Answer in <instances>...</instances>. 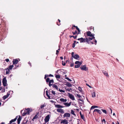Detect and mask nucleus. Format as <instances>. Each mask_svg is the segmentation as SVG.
<instances>
[{
	"mask_svg": "<svg viewBox=\"0 0 124 124\" xmlns=\"http://www.w3.org/2000/svg\"><path fill=\"white\" fill-rule=\"evenodd\" d=\"M46 81L47 84L49 86L51 87V86H52L53 88H55L57 90H58V87L55 84L53 85L54 83V80L53 79L50 80L49 78H47L46 79Z\"/></svg>",
	"mask_w": 124,
	"mask_h": 124,
	"instance_id": "nucleus-1",
	"label": "nucleus"
},
{
	"mask_svg": "<svg viewBox=\"0 0 124 124\" xmlns=\"http://www.w3.org/2000/svg\"><path fill=\"white\" fill-rule=\"evenodd\" d=\"M86 34L88 36L92 37V38L89 37L88 38L90 42H93L95 44H96L97 41L95 39V38L94 37V34H92L91 32L89 31L86 32Z\"/></svg>",
	"mask_w": 124,
	"mask_h": 124,
	"instance_id": "nucleus-2",
	"label": "nucleus"
},
{
	"mask_svg": "<svg viewBox=\"0 0 124 124\" xmlns=\"http://www.w3.org/2000/svg\"><path fill=\"white\" fill-rule=\"evenodd\" d=\"M78 40L80 41V43L84 42H86L88 44H94L93 42H90L89 41V40L88 38H86L85 39H84L83 38H78Z\"/></svg>",
	"mask_w": 124,
	"mask_h": 124,
	"instance_id": "nucleus-3",
	"label": "nucleus"
},
{
	"mask_svg": "<svg viewBox=\"0 0 124 124\" xmlns=\"http://www.w3.org/2000/svg\"><path fill=\"white\" fill-rule=\"evenodd\" d=\"M13 67V65H12L9 66L5 70H6V74H8L10 71L9 70H12Z\"/></svg>",
	"mask_w": 124,
	"mask_h": 124,
	"instance_id": "nucleus-4",
	"label": "nucleus"
},
{
	"mask_svg": "<svg viewBox=\"0 0 124 124\" xmlns=\"http://www.w3.org/2000/svg\"><path fill=\"white\" fill-rule=\"evenodd\" d=\"M30 110L31 109L29 108H28L24 110V112L23 113V115L24 116L27 114H29L30 112L31 111Z\"/></svg>",
	"mask_w": 124,
	"mask_h": 124,
	"instance_id": "nucleus-5",
	"label": "nucleus"
},
{
	"mask_svg": "<svg viewBox=\"0 0 124 124\" xmlns=\"http://www.w3.org/2000/svg\"><path fill=\"white\" fill-rule=\"evenodd\" d=\"M80 68L82 70H85L86 71H87L88 70V68L87 67H86L85 65L81 66Z\"/></svg>",
	"mask_w": 124,
	"mask_h": 124,
	"instance_id": "nucleus-6",
	"label": "nucleus"
},
{
	"mask_svg": "<svg viewBox=\"0 0 124 124\" xmlns=\"http://www.w3.org/2000/svg\"><path fill=\"white\" fill-rule=\"evenodd\" d=\"M2 83L3 86H6L7 85V80L6 78L5 77L3 79Z\"/></svg>",
	"mask_w": 124,
	"mask_h": 124,
	"instance_id": "nucleus-7",
	"label": "nucleus"
},
{
	"mask_svg": "<svg viewBox=\"0 0 124 124\" xmlns=\"http://www.w3.org/2000/svg\"><path fill=\"white\" fill-rule=\"evenodd\" d=\"M68 96L72 100H74L75 99L74 95L70 93H68Z\"/></svg>",
	"mask_w": 124,
	"mask_h": 124,
	"instance_id": "nucleus-8",
	"label": "nucleus"
},
{
	"mask_svg": "<svg viewBox=\"0 0 124 124\" xmlns=\"http://www.w3.org/2000/svg\"><path fill=\"white\" fill-rule=\"evenodd\" d=\"M49 116L50 115H48L44 119L45 122V123L49 121L50 118Z\"/></svg>",
	"mask_w": 124,
	"mask_h": 124,
	"instance_id": "nucleus-9",
	"label": "nucleus"
},
{
	"mask_svg": "<svg viewBox=\"0 0 124 124\" xmlns=\"http://www.w3.org/2000/svg\"><path fill=\"white\" fill-rule=\"evenodd\" d=\"M70 116V114L69 113H65L63 115V117L65 118V117H69Z\"/></svg>",
	"mask_w": 124,
	"mask_h": 124,
	"instance_id": "nucleus-10",
	"label": "nucleus"
},
{
	"mask_svg": "<svg viewBox=\"0 0 124 124\" xmlns=\"http://www.w3.org/2000/svg\"><path fill=\"white\" fill-rule=\"evenodd\" d=\"M72 57L74 59L78 60L79 58V56L78 55H72Z\"/></svg>",
	"mask_w": 124,
	"mask_h": 124,
	"instance_id": "nucleus-11",
	"label": "nucleus"
},
{
	"mask_svg": "<svg viewBox=\"0 0 124 124\" xmlns=\"http://www.w3.org/2000/svg\"><path fill=\"white\" fill-rule=\"evenodd\" d=\"M61 123H63V124H68V121L67 120H66L65 119L62 120L60 122Z\"/></svg>",
	"mask_w": 124,
	"mask_h": 124,
	"instance_id": "nucleus-12",
	"label": "nucleus"
},
{
	"mask_svg": "<svg viewBox=\"0 0 124 124\" xmlns=\"http://www.w3.org/2000/svg\"><path fill=\"white\" fill-rule=\"evenodd\" d=\"M39 112H38V113H37V114L35 115V116L33 117V118L32 120L34 121H35V120L36 119H37L39 115Z\"/></svg>",
	"mask_w": 124,
	"mask_h": 124,
	"instance_id": "nucleus-13",
	"label": "nucleus"
},
{
	"mask_svg": "<svg viewBox=\"0 0 124 124\" xmlns=\"http://www.w3.org/2000/svg\"><path fill=\"white\" fill-rule=\"evenodd\" d=\"M57 111L58 112H60L62 113H64L63 109H57Z\"/></svg>",
	"mask_w": 124,
	"mask_h": 124,
	"instance_id": "nucleus-14",
	"label": "nucleus"
},
{
	"mask_svg": "<svg viewBox=\"0 0 124 124\" xmlns=\"http://www.w3.org/2000/svg\"><path fill=\"white\" fill-rule=\"evenodd\" d=\"M18 62V61L17 59H14L13 60V63L14 64H17Z\"/></svg>",
	"mask_w": 124,
	"mask_h": 124,
	"instance_id": "nucleus-15",
	"label": "nucleus"
},
{
	"mask_svg": "<svg viewBox=\"0 0 124 124\" xmlns=\"http://www.w3.org/2000/svg\"><path fill=\"white\" fill-rule=\"evenodd\" d=\"M71 102H69V103L66 102L64 103L63 104L65 106L67 107H69L71 105Z\"/></svg>",
	"mask_w": 124,
	"mask_h": 124,
	"instance_id": "nucleus-16",
	"label": "nucleus"
},
{
	"mask_svg": "<svg viewBox=\"0 0 124 124\" xmlns=\"http://www.w3.org/2000/svg\"><path fill=\"white\" fill-rule=\"evenodd\" d=\"M55 107L57 108H62L64 107V106H61L59 104H55Z\"/></svg>",
	"mask_w": 124,
	"mask_h": 124,
	"instance_id": "nucleus-17",
	"label": "nucleus"
},
{
	"mask_svg": "<svg viewBox=\"0 0 124 124\" xmlns=\"http://www.w3.org/2000/svg\"><path fill=\"white\" fill-rule=\"evenodd\" d=\"M22 119V118L20 116H19V118H18V119H17V124H19L20 121L21 120V119Z\"/></svg>",
	"mask_w": 124,
	"mask_h": 124,
	"instance_id": "nucleus-18",
	"label": "nucleus"
},
{
	"mask_svg": "<svg viewBox=\"0 0 124 124\" xmlns=\"http://www.w3.org/2000/svg\"><path fill=\"white\" fill-rule=\"evenodd\" d=\"M102 72L104 74V75H105L106 76H108L107 72L104 70H103Z\"/></svg>",
	"mask_w": 124,
	"mask_h": 124,
	"instance_id": "nucleus-19",
	"label": "nucleus"
},
{
	"mask_svg": "<svg viewBox=\"0 0 124 124\" xmlns=\"http://www.w3.org/2000/svg\"><path fill=\"white\" fill-rule=\"evenodd\" d=\"M17 117L16 116L15 119H12L10 121V124H11L12 122L15 121L17 119Z\"/></svg>",
	"mask_w": 124,
	"mask_h": 124,
	"instance_id": "nucleus-20",
	"label": "nucleus"
},
{
	"mask_svg": "<svg viewBox=\"0 0 124 124\" xmlns=\"http://www.w3.org/2000/svg\"><path fill=\"white\" fill-rule=\"evenodd\" d=\"M78 100L82 101V102H79V103H80L81 104L84 103V102L83 101V100L82 99H81V98H80L79 99H78Z\"/></svg>",
	"mask_w": 124,
	"mask_h": 124,
	"instance_id": "nucleus-21",
	"label": "nucleus"
},
{
	"mask_svg": "<svg viewBox=\"0 0 124 124\" xmlns=\"http://www.w3.org/2000/svg\"><path fill=\"white\" fill-rule=\"evenodd\" d=\"M78 100L82 101V102H79V103H80L81 104L84 103V102L83 101V100L82 99H81V98H80L79 99H78Z\"/></svg>",
	"mask_w": 124,
	"mask_h": 124,
	"instance_id": "nucleus-22",
	"label": "nucleus"
},
{
	"mask_svg": "<svg viewBox=\"0 0 124 124\" xmlns=\"http://www.w3.org/2000/svg\"><path fill=\"white\" fill-rule=\"evenodd\" d=\"M92 97L93 98H94L96 97L95 93V92H94L92 94Z\"/></svg>",
	"mask_w": 124,
	"mask_h": 124,
	"instance_id": "nucleus-23",
	"label": "nucleus"
},
{
	"mask_svg": "<svg viewBox=\"0 0 124 124\" xmlns=\"http://www.w3.org/2000/svg\"><path fill=\"white\" fill-rule=\"evenodd\" d=\"M80 115L81 118L83 119L84 121H85V119L84 118L83 115H82L81 113V112L80 113Z\"/></svg>",
	"mask_w": 124,
	"mask_h": 124,
	"instance_id": "nucleus-24",
	"label": "nucleus"
},
{
	"mask_svg": "<svg viewBox=\"0 0 124 124\" xmlns=\"http://www.w3.org/2000/svg\"><path fill=\"white\" fill-rule=\"evenodd\" d=\"M82 63H80V64H79V65H75V68H79L82 64Z\"/></svg>",
	"mask_w": 124,
	"mask_h": 124,
	"instance_id": "nucleus-25",
	"label": "nucleus"
},
{
	"mask_svg": "<svg viewBox=\"0 0 124 124\" xmlns=\"http://www.w3.org/2000/svg\"><path fill=\"white\" fill-rule=\"evenodd\" d=\"M89 29L90 30V31L93 30L94 31V27L92 26H91L89 28Z\"/></svg>",
	"mask_w": 124,
	"mask_h": 124,
	"instance_id": "nucleus-26",
	"label": "nucleus"
},
{
	"mask_svg": "<svg viewBox=\"0 0 124 124\" xmlns=\"http://www.w3.org/2000/svg\"><path fill=\"white\" fill-rule=\"evenodd\" d=\"M77 35H76L75 36H70V35L69 36V37L70 38H71L72 37H73L74 39H76L77 38Z\"/></svg>",
	"mask_w": 124,
	"mask_h": 124,
	"instance_id": "nucleus-27",
	"label": "nucleus"
},
{
	"mask_svg": "<svg viewBox=\"0 0 124 124\" xmlns=\"http://www.w3.org/2000/svg\"><path fill=\"white\" fill-rule=\"evenodd\" d=\"M66 85L69 87H71V84L69 83H67Z\"/></svg>",
	"mask_w": 124,
	"mask_h": 124,
	"instance_id": "nucleus-28",
	"label": "nucleus"
},
{
	"mask_svg": "<svg viewBox=\"0 0 124 124\" xmlns=\"http://www.w3.org/2000/svg\"><path fill=\"white\" fill-rule=\"evenodd\" d=\"M58 21L57 22V24L58 26H59L61 24V23H60L61 21H60V20L59 19H58Z\"/></svg>",
	"mask_w": 124,
	"mask_h": 124,
	"instance_id": "nucleus-29",
	"label": "nucleus"
},
{
	"mask_svg": "<svg viewBox=\"0 0 124 124\" xmlns=\"http://www.w3.org/2000/svg\"><path fill=\"white\" fill-rule=\"evenodd\" d=\"M76 41H74V43H73L72 45V47L74 48L75 46V44L76 43Z\"/></svg>",
	"mask_w": 124,
	"mask_h": 124,
	"instance_id": "nucleus-30",
	"label": "nucleus"
},
{
	"mask_svg": "<svg viewBox=\"0 0 124 124\" xmlns=\"http://www.w3.org/2000/svg\"><path fill=\"white\" fill-rule=\"evenodd\" d=\"M55 77L57 79H59L60 78V76L59 75H55Z\"/></svg>",
	"mask_w": 124,
	"mask_h": 124,
	"instance_id": "nucleus-31",
	"label": "nucleus"
},
{
	"mask_svg": "<svg viewBox=\"0 0 124 124\" xmlns=\"http://www.w3.org/2000/svg\"><path fill=\"white\" fill-rule=\"evenodd\" d=\"M76 96L79 98H80L81 97V96H80L79 94L77 93L76 94Z\"/></svg>",
	"mask_w": 124,
	"mask_h": 124,
	"instance_id": "nucleus-32",
	"label": "nucleus"
},
{
	"mask_svg": "<svg viewBox=\"0 0 124 124\" xmlns=\"http://www.w3.org/2000/svg\"><path fill=\"white\" fill-rule=\"evenodd\" d=\"M58 90L61 92H63L64 93L65 92L64 90L61 89L60 88Z\"/></svg>",
	"mask_w": 124,
	"mask_h": 124,
	"instance_id": "nucleus-33",
	"label": "nucleus"
},
{
	"mask_svg": "<svg viewBox=\"0 0 124 124\" xmlns=\"http://www.w3.org/2000/svg\"><path fill=\"white\" fill-rule=\"evenodd\" d=\"M101 110L103 113H105V114H107V111H106L105 110L102 109H101Z\"/></svg>",
	"mask_w": 124,
	"mask_h": 124,
	"instance_id": "nucleus-34",
	"label": "nucleus"
},
{
	"mask_svg": "<svg viewBox=\"0 0 124 124\" xmlns=\"http://www.w3.org/2000/svg\"><path fill=\"white\" fill-rule=\"evenodd\" d=\"M80 63H82V62H79L78 61H77L75 62V64L79 65Z\"/></svg>",
	"mask_w": 124,
	"mask_h": 124,
	"instance_id": "nucleus-35",
	"label": "nucleus"
},
{
	"mask_svg": "<svg viewBox=\"0 0 124 124\" xmlns=\"http://www.w3.org/2000/svg\"><path fill=\"white\" fill-rule=\"evenodd\" d=\"M73 110H71V113L72 114L74 115L75 116L76 115L75 114Z\"/></svg>",
	"mask_w": 124,
	"mask_h": 124,
	"instance_id": "nucleus-36",
	"label": "nucleus"
},
{
	"mask_svg": "<svg viewBox=\"0 0 124 124\" xmlns=\"http://www.w3.org/2000/svg\"><path fill=\"white\" fill-rule=\"evenodd\" d=\"M8 98V96L6 95H5L3 97V99L4 100H5Z\"/></svg>",
	"mask_w": 124,
	"mask_h": 124,
	"instance_id": "nucleus-37",
	"label": "nucleus"
},
{
	"mask_svg": "<svg viewBox=\"0 0 124 124\" xmlns=\"http://www.w3.org/2000/svg\"><path fill=\"white\" fill-rule=\"evenodd\" d=\"M64 98H61L60 99V101H61L63 102H64Z\"/></svg>",
	"mask_w": 124,
	"mask_h": 124,
	"instance_id": "nucleus-38",
	"label": "nucleus"
},
{
	"mask_svg": "<svg viewBox=\"0 0 124 124\" xmlns=\"http://www.w3.org/2000/svg\"><path fill=\"white\" fill-rule=\"evenodd\" d=\"M45 105V104H43L41 105L40 107V108L41 109L42 108H44Z\"/></svg>",
	"mask_w": 124,
	"mask_h": 124,
	"instance_id": "nucleus-39",
	"label": "nucleus"
},
{
	"mask_svg": "<svg viewBox=\"0 0 124 124\" xmlns=\"http://www.w3.org/2000/svg\"><path fill=\"white\" fill-rule=\"evenodd\" d=\"M78 89L81 92H82V90L81 89V88L80 87H78Z\"/></svg>",
	"mask_w": 124,
	"mask_h": 124,
	"instance_id": "nucleus-40",
	"label": "nucleus"
},
{
	"mask_svg": "<svg viewBox=\"0 0 124 124\" xmlns=\"http://www.w3.org/2000/svg\"><path fill=\"white\" fill-rule=\"evenodd\" d=\"M78 31V34H80V31L79 30V29L78 28L77 29Z\"/></svg>",
	"mask_w": 124,
	"mask_h": 124,
	"instance_id": "nucleus-41",
	"label": "nucleus"
},
{
	"mask_svg": "<svg viewBox=\"0 0 124 124\" xmlns=\"http://www.w3.org/2000/svg\"><path fill=\"white\" fill-rule=\"evenodd\" d=\"M59 50H60V49H58V50H57L56 51V54H58V53H59Z\"/></svg>",
	"mask_w": 124,
	"mask_h": 124,
	"instance_id": "nucleus-42",
	"label": "nucleus"
},
{
	"mask_svg": "<svg viewBox=\"0 0 124 124\" xmlns=\"http://www.w3.org/2000/svg\"><path fill=\"white\" fill-rule=\"evenodd\" d=\"M98 113L100 114H101L102 113V112L101 110L99 109L98 110Z\"/></svg>",
	"mask_w": 124,
	"mask_h": 124,
	"instance_id": "nucleus-43",
	"label": "nucleus"
},
{
	"mask_svg": "<svg viewBox=\"0 0 124 124\" xmlns=\"http://www.w3.org/2000/svg\"><path fill=\"white\" fill-rule=\"evenodd\" d=\"M65 79H67L69 81H71L72 80H71L70 79H69L68 78V77H66L65 78Z\"/></svg>",
	"mask_w": 124,
	"mask_h": 124,
	"instance_id": "nucleus-44",
	"label": "nucleus"
},
{
	"mask_svg": "<svg viewBox=\"0 0 124 124\" xmlns=\"http://www.w3.org/2000/svg\"><path fill=\"white\" fill-rule=\"evenodd\" d=\"M51 93H52L54 95H55V91H51Z\"/></svg>",
	"mask_w": 124,
	"mask_h": 124,
	"instance_id": "nucleus-45",
	"label": "nucleus"
},
{
	"mask_svg": "<svg viewBox=\"0 0 124 124\" xmlns=\"http://www.w3.org/2000/svg\"><path fill=\"white\" fill-rule=\"evenodd\" d=\"M27 121H26V120H24V121H23V122L22 123L23 124H24L26 123Z\"/></svg>",
	"mask_w": 124,
	"mask_h": 124,
	"instance_id": "nucleus-46",
	"label": "nucleus"
},
{
	"mask_svg": "<svg viewBox=\"0 0 124 124\" xmlns=\"http://www.w3.org/2000/svg\"><path fill=\"white\" fill-rule=\"evenodd\" d=\"M57 62H58L56 60L55 61V64L56 66V65H57Z\"/></svg>",
	"mask_w": 124,
	"mask_h": 124,
	"instance_id": "nucleus-47",
	"label": "nucleus"
},
{
	"mask_svg": "<svg viewBox=\"0 0 124 124\" xmlns=\"http://www.w3.org/2000/svg\"><path fill=\"white\" fill-rule=\"evenodd\" d=\"M99 109H95L94 110L93 112H98V111Z\"/></svg>",
	"mask_w": 124,
	"mask_h": 124,
	"instance_id": "nucleus-48",
	"label": "nucleus"
},
{
	"mask_svg": "<svg viewBox=\"0 0 124 124\" xmlns=\"http://www.w3.org/2000/svg\"><path fill=\"white\" fill-rule=\"evenodd\" d=\"M95 108L94 107V106H92L90 110H91L92 109H93Z\"/></svg>",
	"mask_w": 124,
	"mask_h": 124,
	"instance_id": "nucleus-49",
	"label": "nucleus"
},
{
	"mask_svg": "<svg viewBox=\"0 0 124 124\" xmlns=\"http://www.w3.org/2000/svg\"><path fill=\"white\" fill-rule=\"evenodd\" d=\"M86 85L87 86H89V87L90 88H92V87L91 86H90V85H89L88 84H86Z\"/></svg>",
	"mask_w": 124,
	"mask_h": 124,
	"instance_id": "nucleus-50",
	"label": "nucleus"
},
{
	"mask_svg": "<svg viewBox=\"0 0 124 124\" xmlns=\"http://www.w3.org/2000/svg\"><path fill=\"white\" fill-rule=\"evenodd\" d=\"M5 61L7 62H8L9 61V60L8 59H5Z\"/></svg>",
	"mask_w": 124,
	"mask_h": 124,
	"instance_id": "nucleus-51",
	"label": "nucleus"
},
{
	"mask_svg": "<svg viewBox=\"0 0 124 124\" xmlns=\"http://www.w3.org/2000/svg\"><path fill=\"white\" fill-rule=\"evenodd\" d=\"M74 65V64L73 63H71L70 65V66L71 67H72Z\"/></svg>",
	"mask_w": 124,
	"mask_h": 124,
	"instance_id": "nucleus-52",
	"label": "nucleus"
},
{
	"mask_svg": "<svg viewBox=\"0 0 124 124\" xmlns=\"http://www.w3.org/2000/svg\"><path fill=\"white\" fill-rule=\"evenodd\" d=\"M47 97H48L49 99H51L50 96L48 94L47 95Z\"/></svg>",
	"mask_w": 124,
	"mask_h": 124,
	"instance_id": "nucleus-53",
	"label": "nucleus"
},
{
	"mask_svg": "<svg viewBox=\"0 0 124 124\" xmlns=\"http://www.w3.org/2000/svg\"><path fill=\"white\" fill-rule=\"evenodd\" d=\"M102 122L104 121L105 124H106V121L105 119H103L102 120Z\"/></svg>",
	"mask_w": 124,
	"mask_h": 124,
	"instance_id": "nucleus-54",
	"label": "nucleus"
},
{
	"mask_svg": "<svg viewBox=\"0 0 124 124\" xmlns=\"http://www.w3.org/2000/svg\"><path fill=\"white\" fill-rule=\"evenodd\" d=\"M66 90H67V91H69V92H70V90H71V88H70V89H67Z\"/></svg>",
	"mask_w": 124,
	"mask_h": 124,
	"instance_id": "nucleus-55",
	"label": "nucleus"
},
{
	"mask_svg": "<svg viewBox=\"0 0 124 124\" xmlns=\"http://www.w3.org/2000/svg\"><path fill=\"white\" fill-rule=\"evenodd\" d=\"M76 34H77V35H78V32H77V30H76L75 31V32H74Z\"/></svg>",
	"mask_w": 124,
	"mask_h": 124,
	"instance_id": "nucleus-56",
	"label": "nucleus"
},
{
	"mask_svg": "<svg viewBox=\"0 0 124 124\" xmlns=\"http://www.w3.org/2000/svg\"><path fill=\"white\" fill-rule=\"evenodd\" d=\"M49 77H53L54 76L53 75H52L51 74H50L49 75Z\"/></svg>",
	"mask_w": 124,
	"mask_h": 124,
	"instance_id": "nucleus-57",
	"label": "nucleus"
},
{
	"mask_svg": "<svg viewBox=\"0 0 124 124\" xmlns=\"http://www.w3.org/2000/svg\"><path fill=\"white\" fill-rule=\"evenodd\" d=\"M10 95V94L9 93H7V95H6L8 97L9 95Z\"/></svg>",
	"mask_w": 124,
	"mask_h": 124,
	"instance_id": "nucleus-58",
	"label": "nucleus"
},
{
	"mask_svg": "<svg viewBox=\"0 0 124 124\" xmlns=\"http://www.w3.org/2000/svg\"><path fill=\"white\" fill-rule=\"evenodd\" d=\"M72 33L73 34V35H75L76 34V33L74 32H72Z\"/></svg>",
	"mask_w": 124,
	"mask_h": 124,
	"instance_id": "nucleus-59",
	"label": "nucleus"
},
{
	"mask_svg": "<svg viewBox=\"0 0 124 124\" xmlns=\"http://www.w3.org/2000/svg\"><path fill=\"white\" fill-rule=\"evenodd\" d=\"M46 95H48V92L47 91H46Z\"/></svg>",
	"mask_w": 124,
	"mask_h": 124,
	"instance_id": "nucleus-60",
	"label": "nucleus"
},
{
	"mask_svg": "<svg viewBox=\"0 0 124 124\" xmlns=\"http://www.w3.org/2000/svg\"><path fill=\"white\" fill-rule=\"evenodd\" d=\"M50 101L52 103H54V101L53 100H50Z\"/></svg>",
	"mask_w": 124,
	"mask_h": 124,
	"instance_id": "nucleus-61",
	"label": "nucleus"
},
{
	"mask_svg": "<svg viewBox=\"0 0 124 124\" xmlns=\"http://www.w3.org/2000/svg\"><path fill=\"white\" fill-rule=\"evenodd\" d=\"M28 63H29V65H30V66H31V63H30V62H28Z\"/></svg>",
	"mask_w": 124,
	"mask_h": 124,
	"instance_id": "nucleus-62",
	"label": "nucleus"
},
{
	"mask_svg": "<svg viewBox=\"0 0 124 124\" xmlns=\"http://www.w3.org/2000/svg\"><path fill=\"white\" fill-rule=\"evenodd\" d=\"M46 75H45V76L44 79H47V78H47V77H46Z\"/></svg>",
	"mask_w": 124,
	"mask_h": 124,
	"instance_id": "nucleus-63",
	"label": "nucleus"
},
{
	"mask_svg": "<svg viewBox=\"0 0 124 124\" xmlns=\"http://www.w3.org/2000/svg\"><path fill=\"white\" fill-rule=\"evenodd\" d=\"M46 75V77L47 78V77H48L49 76V75H46V74L45 75Z\"/></svg>",
	"mask_w": 124,
	"mask_h": 124,
	"instance_id": "nucleus-64",
	"label": "nucleus"
}]
</instances>
